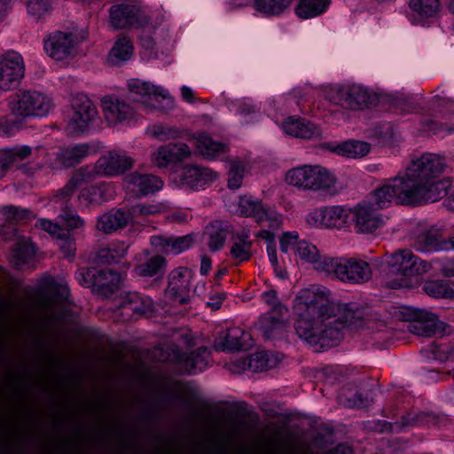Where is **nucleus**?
Returning <instances> with one entry per match:
<instances>
[{
    "label": "nucleus",
    "instance_id": "6ab92c4d",
    "mask_svg": "<svg viewBox=\"0 0 454 454\" xmlns=\"http://www.w3.org/2000/svg\"><path fill=\"white\" fill-rule=\"evenodd\" d=\"M95 152L90 144H78L60 149L51 162L52 168H72Z\"/></svg>",
    "mask_w": 454,
    "mask_h": 454
},
{
    "label": "nucleus",
    "instance_id": "9b49d317",
    "mask_svg": "<svg viewBox=\"0 0 454 454\" xmlns=\"http://www.w3.org/2000/svg\"><path fill=\"white\" fill-rule=\"evenodd\" d=\"M25 65L20 53L9 51L0 56V90H9L23 78Z\"/></svg>",
    "mask_w": 454,
    "mask_h": 454
},
{
    "label": "nucleus",
    "instance_id": "4468645a",
    "mask_svg": "<svg viewBox=\"0 0 454 454\" xmlns=\"http://www.w3.org/2000/svg\"><path fill=\"white\" fill-rule=\"evenodd\" d=\"M192 272L185 267H178L168 275L167 295L179 304H185L190 301V286Z\"/></svg>",
    "mask_w": 454,
    "mask_h": 454
},
{
    "label": "nucleus",
    "instance_id": "ea45409f",
    "mask_svg": "<svg viewBox=\"0 0 454 454\" xmlns=\"http://www.w3.org/2000/svg\"><path fill=\"white\" fill-rule=\"evenodd\" d=\"M166 260L161 255H154L145 262L138 264L135 268L136 273L140 277H153L163 272L166 268Z\"/></svg>",
    "mask_w": 454,
    "mask_h": 454
},
{
    "label": "nucleus",
    "instance_id": "052dcab7",
    "mask_svg": "<svg viewBox=\"0 0 454 454\" xmlns=\"http://www.w3.org/2000/svg\"><path fill=\"white\" fill-rule=\"evenodd\" d=\"M306 222L311 226L322 225L325 223V207L315 208L306 215Z\"/></svg>",
    "mask_w": 454,
    "mask_h": 454
},
{
    "label": "nucleus",
    "instance_id": "cd10ccee",
    "mask_svg": "<svg viewBox=\"0 0 454 454\" xmlns=\"http://www.w3.org/2000/svg\"><path fill=\"white\" fill-rule=\"evenodd\" d=\"M222 339L223 347L229 350L247 349L253 345L251 334L239 327L229 329Z\"/></svg>",
    "mask_w": 454,
    "mask_h": 454
},
{
    "label": "nucleus",
    "instance_id": "5701e85b",
    "mask_svg": "<svg viewBox=\"0 0 454 454\" xmlns=\"http://www.w3.org/2000/svg\"><path fill=\"white\" fill-rule=\"evenodd\" d=\"M284 131L294 137L310 139L321 135L320 129L313 123L300 118H288L283 123Z\"/></svg>",
    "mask_w": 454,
    "mask_h": 454
},
{
    "label": "nucleus",
    "instance_id": "393cba45",
    "mask_svg": "<svg viewBox=\"0 0 454 454\" xmlns=\"http://www.w3.org/2000/svg\"><path fill=\"white\" fill-rule=\"evenodd\" d=\"M129 215L121 210H111L98 218L96 227L98 231L109 234L124 228L129 222Z\"/></svg>",
    "mask_w": 454,
    "mask_h": 454
},
{
    "label": "nucleus",
    "instance_id": "3c124183",
    "mask_svg": "<svg viewBox=\"0 0 454 454\" xmlns=\"http://www.w3.org/2000/svg\"><path fill=\"white\" fill-rule=\"evenodd\" d=\"M179 133V130L176 128L161 125L153 126L151 130L152 136L160 141L177 138Z\"/></svg>",
    "mask_w": 454,
    "mask_h": 454
},
{
    "label": "nucleus",
    "instance_id": "c85d7f7f",
    "mask_svg": "<svg viewBox=\"0 0 454 454\" xmlns=\"http://www.w3.org/2000/svg\"><path fill=\"white\" fill-rule=\"evenodd\" d=\"M237 211L240 215L253 217L260 223L268 220V212L263 207L262 202L251 197H240Z\"/></svg>",
    "mask_w": 454,
    "mask_h": 454
},
{
    "label": "nucleus",
    "instance_id": "bb28decb",
    "mask_svg": "<svg viewBox=\"0 0 454 454\" xmlns=\"http://www.w3.org/2000/svg\"><path fill=\"white\" fill-rule=\"evenodd\" d=\"M228 232L227 223L223 221H214L207 225L204 236L207 238L209 250H220L225 243Z\"/></svg>",
    "mask_w": 454,
    "mask_h": 454
},
{
    "label": "nucleus",
    "instance_id": "2eb2a0df",
    "mask_svg": "<svg viewBox=\"0 0 454 454\" xmlns=\"http://www.w3.org/2000/svg\"><path fill=\"white\" fill-rule=\"evenodd\" d=\"M96 162L101 176H116L130 169L134 160L125 153L110 151L103 154Z\"/></svg>",
    "mask_w": 454,
    "mask_h": 454
},
{
    "label": "nucleus",
    "instance_id": "7ed1b4c3",
    "mask_svg": "<svg viewBox=\"0 0 454 454\" xmlns=\"http://www.w3.org/2000/svg\"><path fill=\"white\" fill-rule=\"evenodd\" d=\"M287 184L304 192L334 196L340 192L335 175L321 165H301L286 171Z\"/></svg>",
    "mask_w": 454,
    "mask_h": 454
},
{
    "label": "nucleus",
    "instance_id": "58836bf2",
    "mask_svg": "<svg viewBox=\"0 0 454 454\" xmlns=\"http://www.w3.org/2000/svg\"><path fill=\"white\" fill-rule=\"evenodd\" d=\"M209 362V351L207 348H199L184 360V368L189 373H196L204 370Z\"/></svg>",
    "mask_w": 454,
    "mask_h": 454
},
{
    "label": "nucleus",
    "instance_id": "a19ab883",
    "mask_svg": "<svg viewBox=\"0 0 454 454\" xmlns=\"http://www.w3.org/2000/svg\"><path fill=\"white\" fill-rule=\"evenodd\" d=\"M277 364L275 356L265 351L256 352L247 357V366L253 372H262Z\"/></svg>",
    "mask_w": 454,
    "mask_h": 454
},
{
    "label": "nucleus",
    "instance_id": "39448f33",
    "mask_svg": "<svg viewBox=\"0 0 454 454\" xmlns=\"http://www.w3.org/2000/svg\"><path fill=\"white\" fill-rule=\"evenodd\" d=\"M325 93L329 101L350 110L365 109L379 101L375 92L359 83L331 84Z\"/></svg>",
    "mask_w": 454,
    "mask_h": 454
},
{
    "label": "nucleus",
    "instance_id": "603ef678",
    "mask_svg": "<svg viewBox=\"0 0 454 454\" xmlns=\"http://www.w3.org/2000/svg\"><path fill=\"white\" fill-rule=\"evenodd\" d=\"M27 9L30 15L39 19L50 10L49 0H27Z\"/></svg>",
    "mask_w": 454,
    "mask_h": 454
},
{
    "label": "nucleus",
    "instance_id": "c9c22d12",
    "mask_svg": "<svg viewBox=\"0 0 454 454\" xmlns=\"http://www.w3.org/2000/svg\"><path fill=\"white\" fill-rule=\"evenodd\" d=\"M423 291L434 298H454V282L442 280L427 281L423 285Z\"/></svg>",
    "mask_w": 454,
    "mask_h": 454
},
{
    "label": "nucleus",
    "instance_id": "0eeeda50",
    "mask_svg": "<svg viewBox=\"0 0 454 454\" xmlns=\"http://www.w3.org/2000/svg\"><path fill=\"white\" fill-rule=\"evenodd\" d=\"M51 99L35 90H19L8 101L10 111L17 117H43L52 108Z\"/></svg>",
    "mask_w": 454,
    "mask_h": 454
},
{
    "label": "nucleus",
    "instance_id": "aec40b11",
    "mask_svg": "<svg viewBox=\"0 0 454 454\" xmlns=\"http://www.w3.org/2000/svg\"><path fill=\"white\" fill-rule=\"evenodd\" d=\"M194 242L192 234L181 237L153 236L151 244L160 254H178L189 249Z\"/></svg>",
    "mask_w": 454,
    "mask_h": 454
},
{
    "label": "nucleus",
    "instance_id": "49530a36",
    "mask_svg": "<svg viewBox=\"0 0 454 454\" xmlns=\"http://www.w3.org/2000/svg\"><path fill=\"white\" fill-rule=\"evenodd\" d=\"M245 174L244 164L238 160L230 161L228 172V187L233 190L239 189L242 184Z\"/></svg>",
    "mask_w": 454,
    "mask_h": 454
},
{
    "label": "nucleus",
    "instance_id": "0e129e2a",
    "mask_svg": "<svg viewBox=\"0 0 454 454\" xmlns=\"http://www.w3.org/2000/svg\"><path fill=\"white\" fill-rule=\"evenodd\" d=\"M286 321H277L276 324L270 325L269 331H262L266 339H273L280 336L286 328Z\"/></svg>",
    "mask_w": 454,
    "mask_h": 454
},
{
    "label": "nucleus",
    "instance_id": "de8ad7c7",
    "mask_svg": "<svg viewBox=\"0 0 454 454\" xmlns=\"http://www.w3.org/2000/svg\"><path fill=\"white\" fill-rule=\"evenodd\" d=\"M101 176L98 168L97 162L93 167L83 166L77 169L70 178L78 187L83 183L94 180L96 177Z\"/></svg>",
    "mask_w": 454,
    "mask_h": 454
},
{
    "label": "nucleus",
    "instance_id": "6e6552de",
    "mask_svg": "<svg viewBox=\"0 0 454 454\" xmlns=\"http://www.w3.org/2000/svg\"><path fill=\"white\" fill-rule=\"evenodd\" d=\"M128 87L132 94V98L140 102L145 109L149 112L165 109L170 107L173 104L172 98L165 89L150 82L132 79L129 82Z\"/></svg>",
    "mask_w": 454,
    "mask_h": 454
},
{
    "label": "nucleus",
    "instance_id": "20e7f679",
    "mask_svg": "<svg viewBox=\"0 0 454 454\" xmlns=\"http://www.w3.org/2000/svg\"><path fill=\"white\" fill-rule=\"evenodd\" d=\"M383 260L389 270L396 275L395 278L387 282V286L392 289L411 287L412 277L427 273L431 268L429 262L421 260L409 249L387 253Z\"/></svg>",
    "mask_w": 454,
    "mask_h": 454
},
{
    "label": "nucleus",
    "instance_id": "f704fd0d",
    "mask_svg": "<svg viewBox=\"0 0 454 454\" xmlns=\"http://www.w3.org/2000/svg\"><path fill=\"white\" fill-rule=\"evenodd\" d=\"M333 152L348 158H361L370 152V145L362 141H346L337 145Z\"/></svg>",
    "mask_w": 454,
    "mask_h": 454
},
{
    "label": "nucleus",
    "instance_id": "f8f14e48",
    "mask_svg": "<svg viewBox=\"0 0 454 454\" xmlns=\"http://www.w3.org/2000/svg\"><path fill=\"white\" fill-rule=\"evenodd\" d=\"M110 24L115 29L143 27L149 22L145 12L137 5L115 4L110 8Z\"/></svg>",
    "mask_w": 454,
    "mask_h": 454
},
{
    "label": "nucleus",
    "instance_id": "a211bd4d",
    "mask_svg": "<svg viewBox=\"0 0 454 454\" xmlns=\"http://www.w3.org/2000/svg\"><path fill=\"white\" fill-rule=\"evenodd\" d=\"M127 190L136 197L154 193L161 189L163 183L156 176L132 172L124 178Z\"/></svg>",
    "mask_w": 454,
    "mask_h": 454
},
{
    "label": "nucleus",
    "instance_id": "774afa93",
    "mask_svg": "<svg viewBox=\"0 0 454 454\" xmlns=\"http://www.w3.org/2000/svg\"><path fill=\"white\" fill-rule=\"evenodd\" d=\"M361 396H362V395L357 393L356 395V399L350 400V399L345 398L344 393H341L339 395L338 399H339L340 403H341L343 405H346V406L355 405L357 407H362L364 405H366L368 403V401H367V399L365 401H364Z\"/></svg>",
    "mask_w": 454,
    "mask_h": 454
},
{
    "label": "nucleus",
    "instance_id": "a18cd8bd",
    "mask_svg": "<svg viewBox=\"0 0 454 454\" xmlns=\"http://www.w3.org/2000/svg\"><path fill=\"white\" fill-rule=\"evenodd\" d=\"M410 7L422 17H433L440 10V0H411Z\"/></svg>",
    "mask_w": 454,
    "mask_h": 454
},
{
    "label": "nucleus",
    "instance_id": "473e14b6",
    "mask_svg": "<svg viewBox=\"0 0 454 454\" xmlns=\"http://www.w3.org/2000/svg\"><path fill=\"white\" fill-rule=\"evenodd\" d=\"M129 245L123 241L113 243L107 247L100 249L97 253L96 261L98 264H114L124 258L127 254Z\"/></svg>",
    "mask_w": 454,
    "mask_h": 454
},
{
    "label": "nucleus",
    "instance_id": "13d9d810",
    "mask_svg": "<svg viewBox=\"0 0 454 454\" xmlns=\"http://www.w3.org/2000/svg\"><path fill=\"white\" fill-rule=\"evenodd\" d=\"M285 313H277L270 310L260 318V328L262 331H269L270 325L276 324L277 321H286L283 317Z\"/></svg>",
    "mask_w": 454,
    "mask_h": 454
},
{
    "label": "nucleus",
    "instance_id": "c756f323",
    "mask_svg": "<svg viewBox=\"0 0 454 454\" xmlns=\"http://www.w3.org/2000/svg\"><path fill=\"white\" fill-rule=\"evenodd\" d=\"M350 221L351 208L341 206L325 207V228L340 230L347 228Z\"/></svg>",
    "mask_w": 454,
    "mask_h": 454
},
{
    "label": "nucleus",
    "instance_id": "dca6fc26",
    "mask_svg": "<svg viewBox=\"0 0 454 454\" xmlns=\"http://www.w3.org/2000/svg\"><path fill=\"white\" fill-rule=\"evenodd\" d=\"M101 107L104 116L110 125L124 123L134 117L133 108L123 99L114 95L103 97Z\"/></svg>",
    "mask_w": 454,
    "mask_h": 454
},
{
    "label": "nucleus",
    "instance_id": "b1692460",
    "mask_svg": "<svg viewBox=\"0 0 454 454\" xmlns=\"http://www.w3.org/2000/svg\"><path fill=\"white\" fill-rule=\"evenodd\" d=\"M252 245L248 231L244 230L233 234L230 250L231 258L238 262L249 260L252 256Z\"/></svg>",
    "mask_w": 454,
    "mask_h": 454
},
{
    "label": "nucleus",
    "instance_id": "09e8293b",
    "mask_svg": "<svg viewBox=\"0 0 454 454\" xmlns=\"http://www.w3.org/2000/svg\"><path fill=\"white\" fill-rule=\"evenodd\" d=\"M152 162L159 168H166L172 163H176L171 157L170 151L166 145L160 146L151 156Z\"/></svg>",
    "mask_w": 454,
    "mask_h": 454
},
{
    "label": "nucleus",
    "instance_id": "5fc2aeb1",
    "mask_svg": "<svg viewBox=\"0 0 454 454\" xmlns=\"http://www.w3.org/2000/svg\"><path fill=\"white\" fill-rule=\"evenodd\" d=\"M262 299L267 303L271 309L277 313H286L287 308L282 305L277 297V293L274 290H269L262 294Z\"/></svg>",
    "mask_w": 454,
    "mask_h": 454
},
{
    "label": "nucleus",
    "instance_id": "412c9836",
    "mask_svg": "<svg viewBox=\"0 0 454 454\" xmlns=\"http://www.w3.org/2000/svg\"><path fill=\"white\" fill-rule=\"evenodd\" d=\"M216 178L217 174L215 171L197 165L186 166L182 174L183 184L192 189L203 188Z\"/></svg>",
    "mask_w": 454,
    "mask_h": 454
},
{
    "label": "nucleus",
    "instance_id": "2f4dec72",
    "mask_svg": "<svg viewBox=\"0 0 454 454\" xmlns=\"http://www.w3.org/2000/svg\"><path fill=\"white\" fill-rule=\"evenodd\" d=\"M440 330L438 319L431 313H426L424 318L415 320L409 325V331L411 333L422 337H432Z\"/></svg>",
    "mask_w": 454,
    "mask_h": 454
},
{
    "label": "nucleus",
    "instance_id": "69168bd1",
    "mask_svg": "<svg viewBox=\"0 0 454 454\" xmlns=\"http://www.w3.org/2000/svg\"><path fill=\"white\" fill-rule=\"evenodd\" d=\"M59 248L66 257H72L74 255L75 252V242L74 239L69 237V233L67 232V236L62 239H59Z\"/></svg>",
    "mask_w": 454,
    "mask_h": 454
},
{
    "label": "nucleus",
    "instance_id": "8fccbe9b",
    "mask_svg": "<svg viewBox=\"0 0 454 454\" xmlns=\"http://www.w3.org/2000/svg\"><path fill=\"white\" fill-rule=\"evenodd\" d=\"M166 146L176 163L189 158L192 153L191 149L184 143H169Z\"/></svg>",
    "mask_w": 454,
    "mask_h": 454
},
{
    "label": "nucleus",
    "instance_id": "37998d69",
    "mask_svg": "<svg viewBox=\"0 0 454 454\" xmlns=\"http://www.w3.org/2000/svg\"><path fill=\"white\" fill-rule=\"evenodd\" d=\"M294 0H255L258 11L268 15H278L290 6Z\"/></svg>",
    "mask_w": 454,
    "mask_h": 454
},
{
    "label": "nucleus",
    "instance_id": "9d476101",
    "mask_svg": "<svg viewBox=\"0 0 454 454\" xmlns=\"http://www.w3.org/2000/svg\"><path fill=\"white\" fill-rule=\"evenodd\" d=\"M70 106L72 114L67 122V129L72 135H80L88 129L98 112L92 101L83 93L73 94Z\"/></svg>",
    "mask_w": 454,
    "mask_h": 454
},
{
    "label": "nucleus",
    "instance_id": "bf43d9fd",
    "mask_svg": "<svg viewBox=\"0 0 454 454\" xmlns=\"http://www.w3.org/2000/svg\"><path fill=\"white\" fill-rule=\"evenodd\" d=\"M239 114L244 119L245 123L253 121L259 113V109L256 106L247 104L246 102L240 103L238 108Z\"/></svg>",
    "mask_w": 454,
    "mask_h": 454
},
{
    "label": "nucleus",
    "instance_id": "338daca9",
    "mask_svg": "<svg viewBox=\"0 0 454 454\" xmlns=\"http://www.w3.org/2000/svg\"><path fill=\"white\" fill-rule=\"evenodd\" d=\"M94 275L91 274L90 270L88 269H82L78 270L76 273V279L79 284L82 286L89 287L91 285H95V280H93Z\"/></svg>",
    "mask_w": 454,
    "mask_h": 454
},
{
    "label": "nucleus",
    "instance_id": "c03bdc74",
    "mask_svg": "<svg viewBox=\"0 0 454 454\" xmlns=\"http://www.w3.org/2000/svg\"><path fill=\"white\" fill-rule=\"evenodd\" d=\"M34 254L35 250L31 245L27 241L20 242L12 251V263L15 268L21 269Z\"/></svg>",
    "mask_w": 454,
    "mask_h": 454
},
{
    "label": "nucleus",
    "instance_id": "423d86ee",
    "mask_svg": "<svg viewBox=\"0 0 454 454\" xmlns=\"http://www.w3.org/2000/svg\"><path fill=\"white\" fill-rule=\"evenodd\" d=\"M325 273L349 284H364L372 277L369 262L356 257L331 258Z\"/></svg>",
    "mask_w": 454,
    "mask_h": 454
},
{
    "label": "nucleus",
    "instance_id": "a878e982",
    "mask_svg": "<svg viewBox=\"0 0 454 454\" xmlns=\"http://www.w3.org/2000/svg\"><path fill=\"white\" fill-rule=\"evenodd\" d=\"M121 309L127 316L130 314L147 316L153 312V304L147 297L143 298L137 294H129L121 302Z\"/></svg>",
    "mask_w": 454,
    "mask_h": 454
},
{
    "label": "nucleus",
    "instance_id": "f03ea898",
    "mask_svg": "<svg viewBox=\"0 0 454 454\" xmlns=\"http://www.w3.org/2000/svg\"><path fill=\"white\" fill-rule=\"evenodd\" d=\"M445 167V160L439 154L424 153L413 159L404 172L386 179L373 191L376 204L380 208L389 207L392 201L418 206L443 198L452 185L448 178L438 179Z\"/></svg>",
    "mask_w": 454,
    "mask_h": 454
},
{
    "label": "nucleus",
    "instance_id": "f257e3e1",
    "mask_svg": "<svg viewBox=\"0 0 454 454\" xmlns=\"http://www.w3.org/2000/svg\"><path fill=\"white\" fill-rule=\"evenodd\" d=\"M329 294L325 287L311 286L301 289L294 299L296 333L317 351L339 344L345 327L364 325V310L352 303L330 300Z\"/></svg>",
    "mask_w": 454,
    "mask_h": 454
},
{
    "label": "nucleus",
    "instance_id": "f3484780",
    "mask_svg": "<svg viewBox=\"0 0 454 454\" xmlns=\"http://www.w3.org/2000/svg\"><path fill=\"white\" fill-rule=\"evenodd\" d=\"M115 186L113 183L100 182L82 188L78 194L82 206H99L115 197Z\"/></svg>",
    "mask_w": 454,
    "mask_h": 454
},
{
    "label": "nucleus",
    "instance_id": "4d7b16f0",
    "mask_svg": "<svg viewBox=\"0 0 454 454\" xmlns=\"http://www.w3.org/2000/svg\"><path fill=\"white\" fill-rule=\"evenodd\" d=\"M299 235L296 231L285 232L279 239L280 249L283 253H286L290 247L296 250L297 243L300 241Z\"/></svg>",
    "mask_w": 454,
    "mask_h": 454
},
{
    "label": "nucleus",
    "instance_id": "e2e57ef3",
    "mask_svg": "<svg viewBox=\"0 0 454 454\" xmlns=\"http://www.w3.org/2000/svg\"><path fill=\"white\" fill-rule=\"evenodd\" d=\"M3 212L8 220H21L29 215L27 210L19 209L13 206L4 207Z\"/></svg>",
    "mask_w": 454,
    "mask_h": 454
},
{
    "label": "nucleus",
    "instance_id": "4c0bfd02",
    "mask_svg": "<svg viewBox=\"0 0 454 454\" xmlns=\"http://www.w3.org/2000/svg\"><path fill=\"white\" fill-rule=\"evenodd\" d=\"M330 0H301L296 8V14L301 19H310L323 13Z\"/></svg>",
    "mask_w": 454,
    "mask_h": 454
},
{
    "label": "nucleus",
    "instance_id": "7c9ffc66",
    "mask_svg": "<svg viewBox=\"0 0 454 454\" xmlns=\"http://www.w3.org/2000/svg\"><path fill=\"white\" fill-rule=\"evenodd\" d=\"M32 149L27 145L16 146L0 151V178L3 177L7 169L20 160L30 156Z\"/></svg>",
    "mask_w": 454,
    "mask_h": 454
},
{
    "label": "nucleus",
    "instance_id": "1a4fd4ad",
    "mask_svg": "<svg viewBox=\"0 0 454 454\" xmlns=\"http://www.w3.org/2000/svg\"><path fill=\"white\" fill-rule=\"evenodd\" d=\"M381 208L378 207L372 192L371 201H363L351 208V221L354 228L360 234H372L379 229H381L386 219L379 212Z\"/></svg>",
    "mask_w": 454,
    "mask_h": 454
},
{
    "label": "nucleus",
    "instance_id": "6e6d98bb",
    "mask_svg": "<svg viewBox=\"0 0 454 454\" xmlns=\"http://www.w3.org/2000/svg\"><path fill=\"white\" fill-rule=\"evenodd\" d=\"M77 188L78 185L70 179L64 187L56 192L53 200L62 203L67 202L71 199Z\"/></svg>",
    "mask_w": 454,
    "mask_h": 454
},
{
    "label": "nucleus",
    "instance_id": "e433bc0d",
    "mask_svg": "<svg viewBox=\"0 0 454 454\" xmlns=\"http://www.w3.org/2000/svg\"><path fill=\"white\" fill-rule=\"evenodd\" d=\"M197 148L205 158L214 159L227 150V145L215 141L206 134H201L197 138Z\"/></svg>",
    "mask_w": 454,
    "mask_h": 454
},
{
    "label": "nucleus",
    "instance_id": "680f3d73",
    "mask_svg": "<svg viewBox=\"0 0 454 454\" xmlns=\"http://www.w3.org/2000/svg\"><path fill=\"white\" fill-rule=\"evenodd\" d=\"M62 220L68 230L82 229L85 225V221L76 214H66L62 215Z\"/></svg>",
    "mask_w": 454,
    "mask_h": 454
},
{
    "label": "nucleus",
    "instance_id": "ddd939ff",
    "mask_svg": "<svg viewBox=\"0 0 454 454\" xmlns=\"http://www.w3.org/2000/svg\"><path fill=\"white\" fill-rule=\"evenodd\" d=\"M79 43L73 32L55 31L44 39V50L51 59L61 61L73 53Z\"/></svg>",
    "mask_w": 454,
    "mask_h": 454
},
{
    "label": "nucleus",
    "instance_id": "864d4df0",
    "mask_svg": "<svg viewBox=\"0 0 454 454\" xmlns=\"http://www.w3.org/2000/svg\"><path fill=\"white\" fill-rule=\"evenodd\" d=\"M38 223L44 231L59 240L67 236V231L57 223L44 219L39 220Z\"/></svg>",
    "mask_w": 454,
    "mask_h": 454
},
{
    "label": "nucleus",
    "instance_id": "4be33fe9",
    "mask_svg": "<svg viewBox=\"0 0 454 454\" xmlns=\"http://www.w3.org/2000/svg\"><path fill=\"white\" fill-rule=\"evenodd\" d=\"M295 254L301 261L312 264L315 270L321 272H325L326 264L331 260V257H322L317 247L305 239L297 243Z\"/></svg>",
    "mask_w": 454,
    "mask_h": 454
},
{
    "label": "nucleus",
    "instance_id": "79ce46f5",
    "mask_svg": "<svg viewBox=\"0 0 454 454\" xmlns=\"http://www.w3.org/2000/svg\"><path fill=\"white\" fill-rule=\"evenodd\" d=\"M121 276L112 270H102L95 278V286L98 288L114 292L121 283Z\"/></svg>",
    "mask_w": 454,
    "mask_h": 454
},
{
    "label": "nucleus",
    "instance_id": "72a5a7b5",
    "mask_svg": "<svg viewBox=\"0 0 454 454\" xmlns=\"http://www.w3.org/2000/svg\"><path fill=\"white\" fill-rule=\"evenodd\" d=\"M133 53V45L127 36H120L108 54V61L113 65H120L129 60Z\"/></svg>",
    "mask_w": 454,
    "mask_h": 454
}]
</instances>
